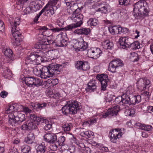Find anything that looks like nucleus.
Instances as JSON below:
<instances>
[{
  "mask_svg": "<svg viewBox=\"0 0 153 153\" xmlns=\"http://www.w3.org/2000/svg\"><path fill=\"white\" fill-rule=\"evenodd\" d=\"M77 7V4H74L73 5L68 6L67 7V10L69 11V12H73L71 17V19L75 23L72 24L68 25L63 28L65 30H72L73 29L75 28L80 27L82 24V20L83 19V15L79 13L81 9L83 7L79 8Z\"/></svg>",
  "mask_w": 153,
  "mask_h": 153,
  "instance_id": "1",
  "label": "nucleus"
},
{
  "mask_svg": "<svg viewBox=\"0 0 153 153\" xmlns=\"http://www.w3.org/2000/svg\"><path fill=\"white\" fill-rule=\"evenodd\" d=\"M146 0H140L134 5L133 14L135 18L140 19L148 15L149 7Z\"/></svg>",
  "mask_w": 153,
  "mask_h": 153,
  "instance_id": "2",
  "label": "nucleus"
},
{
  "mask_svg": "<svg viewBox=\"0 0 153 153\" xmlns=\"http://www.w3.org/2000/svg\"><path fill=\"white\" fill-rule=\"evenodd\" d=\"M20 23V19L19 17L15 18L13 22H10L13 39L12 42L15 47L20 45V39L21 38V33L19 31V27Z\"/></svg>",
  "mask_w": 153,
  "mask_h": 153,
  "instance_id": "3",
  "label": "nucleus"
},
{
  "mask_svg": "<svg viewBox=\"0 0 153 153\" xmlns=\"http://www.w3.org/2000/svg\"><path fill=\"white\" fill-rule=\"evenodd\" d=\"M30 122H28L21 127V129L24 131H30L36 128L37 126L36 124L43 123L45 120L42 117H37L36 115L33 114L30 115Z\"/></svg>",
  "mask_w": 153,
  "mask_h": 153,
  "instance_id": "4",
  "label": "nucleus"
},
{
  "mask_svg": "<svg viewBox=\"0 0 153 153\" xmlns=\"http://www.w3.org/2000/svg\"><path fill=\"white\" fill-rule=\"evenodd\" d=\"M80 104L76 100L69 101L62 108V113L64 115L69 114H76L80 108Z\"/></svg>",
  "mask_w": 153,
  "mask_h": 153,
  "instance_id": "5",
  "label": "nucleus"
},
{
  "mask_svg": "<svg viewBox=\"0 0 153 153\" xmlns=\"http://www.w3.org/2000/svg\"><path fill=\"white\" fill-rule=\"evenodd\" d=\"M9 125L12 126L13 128L16 126L17 123H20L25 119V115L20 112H14L10 114L8 116Z\"/></svg>",
  "mask_w": 153,
  "mask_h": 153,
  "instance_id": "6",
  "label": "nucleus"
},
{
  "mask_svg": "<svg viewBox=\"0 0 153 153\" xmlns=\"http://www.w3.org/2000/svg\"><path fill=\"white\" fill-rule=\"evenodd\" d=\"M130 39H131L128 37H120L119 40V48L123 49L131 48L135 50L140 48V43L138 41L132 42L130 41Z\"/></svg>",
  "mask_w": 153,
  "mask_h": 153,
  "instance_id": "7",
  "label": "nucleus"
},
{
  "mask_svg": "<svg viewBox=\"0 0 153 153\" xmlns=\"http://www.w3.org/2000/svg\"><path fill=\"white\" fill-rule=\"evenodd\" d=\"M55 65L53 64H50L48 67H43L42 68V73L40 77L42 79H46L50 77H52L53 75L57 74L58 70L55 68Z\"/></svg>",
  "mask_w": 153,
  "mask_h": 153,
  "instance_id": "8",
  "label": "nucleus"
},
{
  "mask_svg": "<svg viewBox=\"0 0 153 153\" xmlns=\"http://www.w3.org/2000/svg\"><path fill=\"white\" fill-rule=\"evenodd\" d=\"M43 59L42 57L38 55L36 52L31 53L26 58V61L30 64L34 65L40 64L42 62Z\"/></svg>",
  "mask_w": 153,
  "mask_h": 153,
  "instance_id": "9",
  "label": "nucleus"
},
{
  "mask_svg": "<svg viewBox=\"0 0 153 153\" xmlns=\"http://www.w3.org/2000/svg\"><path fill=\"white\" fill-rule=\"evenodd\" d=\"M124 65L123 61L121 60L117 59L112 60L109 63L108 70L112 73H115L117 69Z\"/></svg>",
  "mask_w": 153,
  "mask_h": 153,
  "instance_id": "10",
  "label": "nucleus"
},
{
  "mask_svg": "<svg viewBox=\"0 0 153 153\" xmlns=\"http://www.w3.org/2000/svg\"><path fill=\"white\" fill-rule=\"evenodd\" d=\"M123 135L120 129L118 128L112 129L109 132L110 141L113 143H116L117 139L120 138Z\"/></svg>",
  "mask_w": 153,
  "mask_h": 153,
  "instance_id": "11",
  "label": "nucleus"
},
{
  "mask_svg": "<svg viewBox=\"0 0 153 153\" xmlns=\"http://www.w3.org/2000/svg\"><path fill=\"white\" fill-rule=\"evenodd\" d=\"M138 89L140 91H144L146 89V86L150 87L151 85V82L146 78H140L137 82Z\"/></svg>",
  "mask_w": 153,
  "mask_h": 153,
  "instance_id": "12",
  "label": "nucleus"
},
{
  "mask_svg": "<svg viewBox=\"0 0 153 153\" xmlns=\"http://www.w3.org/2000/svg\"><path fill=\"white\" fill-rule=\"evenodd\" d=\"M39 30V33L36 36V39H38L39 40H40L39 39V38L41 39L44 36H46L48 37L47 40V41L48 39H49L50 40H52V39H50L51 38H53L52 36L50 33L49 31L47 29V27L45 26L41 27H40Z\"/></svg>",
  "mask_w": 153,
  "mask_h": 153,
  "instance_id": "13",
  "label": "nucleus"
},
{
  "mask_svg": "<svg viewBox=\"0 0 153 153\" xmlns=\"http://www.w3.org/2000/svg\"><path fill=\"white\" fill-rule=\"evenodd\" d=\"M96 79L101 82V90L105 91L107 86L108 81V76L106 74H99L97 75Z\"/></svg>",
  "mask_w": 153,
  "mask_h": 153,
  "instance_id": "14",
  "label": "nucleus"
},
{
  "mask_svg": "<svg viewBox=\"0 0 153 153\" xmlns=\"http://www.w3.org/2000/svg\"><path fill=\"white\" fill-rule=\"evenodd\" d=\"M43 140L50 144L55 143L57 140V137L55 134L47 133L44 135Z\"/></svg>",
  "mask_w": 153,
  "mask_h": 153,
  "instance_id": "15",
  "label": "nucleus"
},
{
  "mask_svg": "<svg viewBox=\"0 0 153 153\" xmlns=\"http://www.w3.org/2000/svg\"><path fill=\"white\" fill-rule=\"evenodd\" d=\"M120 107L118 105H114L112 106L107 110L106 113L103 114L102 117L103 118H105L108 116H112L115 114L117 115L120 110Z\"/></svg>",
  "mask_w": 153,
  "mask_h": 153,
  "instance_id": "16",
  "label": "nucleus"
},
{
  "mask_svg": "<svg viewBox=\"0 0 153 153\" xmlns=\"http://www.w3.org/2000/svg\"><path fill=\"white\" fill-rule=\"evenodd\" d=\"M54 42V41L49 39H48L47 41L41 40L39 42L36 43L33 47L35 49H43L45 48L44 46L45 45H48Z\"/></svg>",
  "mask_w": 153,
  "mask_h": 153,
  "instance_id": "17",
  "label": "nucleus"
},
{
  "mask_svg": "<svg viewBox=\"0 0 153 153\" xmlns=\"http://www.w3.org/2000/svg\"><path fill=\"white\" fill-rule=\"evenodd\" d=\"M74 46L75 50L76 51H79L86 50L88 48V45L82 39L81 42L77 41Z\"/></svg>",
  "mask_w": 153,
  "mask_h": 153,
  "instance_id": "18",
  "label": "nucleus"
},
{
  "mask_svg": "<svg viewBox=\"0 0 153 153\" xmlns=\"http://www.w3.org/2000/svg\"><path fill=\"white\" fill-rule=\"evenodd\" d=\"M102 53L101 50L98 48H91L88 51V54L92 58L96 59L99 58Z\"/></svg>",
  "mask_w": 153,
  "mask_h": 153,
  "instance_id": "19",
  "label": "nucleus"
},
{
  "mask_svg": "<svg viewBox=\"0 0 153 153\" xmlns=\"http://www.w3.org/2000/svg\"><path fill=\"white\" fill-rule=\"evenodd\" d=\"M59 52L56 50H54L48 51L45 53V58L48 60H52L57 58L59 57Z\"/></svg>",
  "mask_w": 153,
  "mask_h": 153,
  "instance_id": "20",
  "label": "nucleus"
},
{
  "mask_svg": "<svg viewBox=\"0 0 153 153\" xmlns=\"http://www.w3.org/2000/svg\"><path fill=\"white\" fill-rule=\"evenodd\" d=\"M98 118L94 116L89 118L88 120L85 121L83 123V126L84 127H89L97 123L98 121Z\"/></svg>",
  "mask_w": 153,
  "mask_h": 153,
  "instance_id": "21",
  "label": "nucleus"
},
{
  "mask_svg": "<svg viewBox=\"0 0 153 153\" xmlns=\"http://www.w3.org/2000/svg\"><path fill=\"white\" fill-rule=\"evenodd\" d=\"M91 32V30L90 28L82 27L80 29L75 30L74 31V33L75 34L78 35H88L90 34Z\"/></svg>",
  "mask_w": 153,
  "mask_h": 153,
  "instance_id": "22",
  "label": "nucleus"
},
{
  "mask_svg": "<svg viewBox=\"0 0 153 153\" xmlns=\"http://www.w3.org/2000/svg\"><path fill=\"white\" fill-rule=\"evenodd\" d=\"M135 125L139 129L148 131H151L153 129L152 126L150 125L142 124L139 122L136 123Z\"/></svg>",
  "mask_w": 153,
  "mask_h": 153,
  "instance_id": "23",
  "label": "nucleus"
},
{
  "mask_svg": "<svg viewBox=\"0 0 153 153\" xmlns=\"http://www.w3.org/2000/svg\"><path fill=\"white\" fill-rule=\"evenodd\" d=\"M35 141V137L33 134L32 132H29L27 135V137H25L24 141L28 144H33Z\"/></svg>",
  "mask_w": 153,
  "mask_h": 153,
  "instance_id": "24",
  "label": "nucleus"
},
{
  "mask_svg": "<svg viewBox=\"0 0 153 153\" xmlns=\"http://www.w3.org/2000/svg\"><path fill=\"white\" fill-rule=\"evenodd\" d=\"M130 105H135L141 101V96L140 95H137L130 97Z\"/></svg>",
  "mask_w": 153,
  "mask_h": 153,
  "instance_id": "25",
  "label": "nucleus"
},
{
  "mask_svg": "<svg viewBox=\"0 0 153 153\" xmlns=\"http://www.w3.org/2000/svg\"><path fill=\"white\" fill-rule=\"evenodd\" d=\"M121 98L120 102H121L124 104H128L130 105V97L126 94H123V95L120 97Z\"/></svg>",
  "mask_w": 153,
  "mask_h": 153,
  "instance_id": "26",
  "label": "nucleus"
},
{
  "mask_svg": "<svg viewBox=\"0 0 153 153\" xmlns=\"http://www.w3.org/2000/svg\"><path fill=\"white\" fill-rule=\"evenodd\" d=\"M96 88V86L95 85V81L94 80H92L88 83V86L86 88V90L87 92H91L93 91Z\"/></svg>",
  "mask_w": 153,
  "mask_h": 153,
  "instance_id": "27",
  "label": "nucleus"
},
{
  "mask_svg": "<svg viewBox=\"0 0 153 153\" xmlns=\"http://www.w3.org/2000/svg\"><path fill=\"white\" fill-rule=\"evenodd\" d=\"M46 12L45 13L46 15H48L50 17L52 15L55 13V11L56 10L53 7H51L46 4Z\"/></svg>",
  "mask_w": 153,
  "mask_h": 153,
  "instance_id": "28",
  "label": "nucleus"
},
{
  "mask_svg": "<svg viewBox=\"0 0 153 153\" xmlns=\"http://www.w3.org/2000/svg\"><path fill=\"white\" fill-rule=\"evenodd\" d=\"M113 45V43L112 42H110L109 40H105L102 43L103 47L106 50L112 49Z\"/></svg>",
  "mask_w": 153,
  "mask_h": 153,
  "instance_id": "29",
  "label": "nucleus"
},
{
  "mask_svg": "<svg viewBox=\"0 0 153 153\" xmlns=\"http://www.w3.org/2000/svg\"><path fill=\"white\" fill-rule=\"evenodd\" d=\"M43 68V67L41 65L35 67L33 70L34 74L36 76L40 77L42 73Z\"/></svg>",
  "mask_w": 153,
  "mask_h": 153,
  "instance_id": "30",
  "label": "nucleus"
},
{
  "mask_svg": "<svg viewBox=\"0 0 153 153\" xmlns=\"http://www.w3.org/2000/svg\"><path fill=\"white\" fill-rule=\"evenodd\" d=\"M34 77H25V84L30 87H32L33 85V82Z\"/></svg>",
  "mask_w": 153,
  "mask_h": 153,
  "instance_id": "31",
  "label": "nucleus"
},
{
  "mask_svg": "<svg viewBox=\"0 0 153 153\" xmlns=\"http://www.w3.org/2000/svg\"><path fill=\"white\" fill-rule=\"evenodd\" d=\"M119 27L116 26H111L108 27L110 33L112 34L119 33Z\"/></svg>",
  "mask_w": 153,
  "mask_h": 153,
  "instance_id": "32",
  "label": "nucleus"
},
{
  "mask_svg": "<svg viewBox=\"0 0 153 153\" xmlns=\"http://www.w3.org/2000/svg\"><path fill=\"white\" fill-rule=\"evenodd\" d=\"M36 150L37 153H44L46 150V147L44 143H41L37 147Z\"/></svg>",
  "mask_w": 153,
  "mask_h": 153,
  "instance_id": "33",
  "label": "nucleus"
},
{
  "mask_svg": "<svg viewBox=\"0 0 153 153\" xmlns=\"http://www.w3.org/2000/svg\"><path fill=\"white\" fill-rule=\"evenodd\" d=\"M17 109L16 108H15L14 105H10L9 106L7 109L5 111V113L6 114L7 113L9 114H10L14 113V112H17Z\"/></svg>",
  "mask_w": 153,
  "mask_h": 153,
  "instance_id": "34",
  "label": "nucleus"
},
{
  "mask_svg": "<svg viewBox=\"0 0 153 153\" xmlns=\"http://www.w3.org/2000/svg\"><path fill=\"white\" fill-rule=\"evenodd\" d=\"M58 1L59 0H50L47 4L53 7L56 8V10H57L59 7L58 5H56Z\"/></svg>",
  "mask_w": 153,
  "mask_h": 153,
  "instance_id": "35",
  "label": "nucleus"
},
{
  "mask_svg": "<svg viewBox=\"0 0 153 153\" xmlns=\"http://www.w3.org/2000/svg\"><path fill=\"white\" fill-rule=\"evenodd\" d=\"M29 7L33 13L36 12L38 10V6L34 1L30 3Z\"/></svg>",
  "mask_w": 153,
  "mask_h": 153,
  "instance_id": "36",
  "label": "nucleus"
},
{
  "mask_svg": "<svg viewBox=\"0 0 153 153\" xmlns=\"http://www.w3.org/2000/svg\"><path fill=\"white\" fill-rule=\"evenodd\" d=\"M3 52L4 55L8 57H11L13 53L12 51L8 48L4 49Z\"/></svg>",
  "mask_w": 153,
  "mask_h": 153,
  "instance_id": "37",
  "label": "nucleus"
},
{
  "mask_svg": "<svg viewBox=\"0 0 153 153\" xmlns=\"http://www.w3.org/2000/svg\"><path fill=\"white\" fill-rule=\"evenodd\" d=\"M31 147L28 145H25L22 147V151L23 153H31Z\"/></svg>",
  "mask_w": 153,
  "mask_h": 153,
  "instance_id": "38",
  "label": "nucleus"
},
{
  "mask_svg": "<svg viewBox=\"0 0 153 153\" xmlns=\"http://www.w3.org/2000/svg\"><path fill=\"white\" fill-rule=\"evenodd\" d=\"M88 22L90 24L91 26H96L99 23L97 19L93 18L90 19Z\"/></svg>",
  "mask_w": 153,
  "mask_h": 153,
  "instance_id": "39",
  "label": "nucleus"
},
{
  "mask_svg": "<svg viewBox=\"0 0 153 153\" xmlns=\"http://www.w3.org/2000/svg\"><path fill=\"white\" fill-rule=\"evenodd\" d=\"M47 104L46 103H42L41 104L38 103L35 104L33 107L34 109H39L41 110L46 107Z\"/></svg>",
  "mask_w": 153,
  "mask_h": 153,
  "instance_id": "40",
  "label": "nucleus"
},
{
  "mask_svg": "<svg viewBox=\"0 0 153 153\" xmlns=\"http://www.w3.org/2000/svg\"><path fill=\"white\" fill-rule=\"evenodd\" d=\"M33 82V85L36 87H39L42 85V82L41 80L38 78L34 77Z\"/></svg>",
  "mask_w": 153,
  "mask_h": 153,
  "instance_id": "41",
  "label": "nucleus"
},
{
  "mask_svg": "<svg viewBox=\"0 0 153 153\" xmlns=\"http://www.w3.org/2000/svg\"><path fill=\"white\" fill-rule=\"evenodd\" d=\"M131 58L134 62H136L138 61L139 57L137 53L133 52L131 53Z\"/></svg>",
  "mask_w": 153,
  "mask_h": 153,
  "instance_id": "42",
  "label": "nucleus"
},
{
  "mask_svg": "<svg viewBox=\"0 0 153 153\" xmlns=\"http://www.w3.org/2000/svg\"><path fill=\"white\" fill-rule=\"evenodd\" d=\"M65 140V137L63 136H61L58 138V140H57L56 143H57L58 146H61L63 145Z\"/></svg>",
  "mask_w": 153,
  "mask_h": 153,
  "instance_id": "43",
  "label": "nucleus"
},
{
  "mask_svg": "<svg viewBox=\"0 0 153 153\" xmlns=\"http://www.w3.org/2000/svg\"><path fill=\"white\" fill-rule=\"evenodd\" d=\"M106 100V102H110L113 100V98L115 97L114 95L110 94L109 92L107 93V95L105 96Z\"/></svg>",
  "mask_w": 153,
  "mask_h": 153,
  "instance_id": "44",
  "label": "nucleus"
},
{
  "mask_svg": "<svg viewBox=\"0 0 153 153\" xmlns=\"http://www.w3.org/2000/svg\"><path fill=\"white\" fill-rule=\"evenodd\" d=\"M72 126V124L71 123H67L62 126V128L65 131H68L70 130Z\"/></svg>",
  "mask_w": 153,
  "mask_h": 153,
  "instance_id": "45",
  "label": "nucleus"
},
{
  "mask_svg": "<svg viewBox=\"0 0 153 153\" xmlns=\"http://www.w3.org/2000/svg\"><path fill=\"white\" fill-rule=\"evenodd\" d=\"M83 64V62L81 61H78L76 62L75 64L76 68L78 70H81Z\"/></svg>",
  "mask_w": 153,
  "mask_h": 153,
  "instance_id": "46",
  "label": "nucleus"
},
{
  "mask_svg": "<svg viewBox=\"0 0 153 153\" xmlns=\"http://www.w3.org/2000/svg\"><path fill=\"white\" fill-rule=\"evenodd\" d=\"M49 84H51V85H55L58 83V79H48V81Z\"/></svg>",
  "mask_w": 153,
  "mask_h": 153,
  "instance_id": "47",
  "label": "nucleus"
},
{
  "mask_svg": "<svg viewBox=\"0 0 153 153\" xmlns=\"http://www.w3.org/2000/svg\"><path fill=\"white\" fill-rule=\"evenodd\" d=\"M75 148L74 147H70L68 149H65L62 151V153H74Z\"/></svg>",
  "mask_w": 153,
  "mask_h": 153,
  "instance_id": "48",
  "label": "nucleus"
},
{
  "mask_svg": "<svg viewBox=\"0 0 153 153\" xmlns=\"http://www.w3.org/2000/svg\"><path fill=\"white\" fill-rule=\"evenodd\" d=\"M19 108L23 109V110L26 114L30 113L31 111V110H30L27 107H24L22 105H19Z\"/></svg>",
  "mask_w": 153,
  "mask_h": 153,
  "instance_id": "49",
  "label": "nucleus"
},
{
  "mask_svg": "<svg viewBox=\"0 0 153 153\" xmlns=\"http://www.w3.org/2000/svg\"><path fill=\"white\" fill-rule=\"evenodd\" d=\"M83 66H82V70L85 71L88 70L90 68V66L88 62H83Z\"/></svg>",
  "mask_w": 153,
  "mask_h": 153,
  "instance_id": "50",
  "label": "nucleus"
},
{
  "mask_svg": "<svg viewBox=\"0 0 153 153\" xmlns=\"http://www.w3.org/2000/svg\"><path fill=\"white\" fill-rule=\"evenodd\" d=\"M129 32V30L128 28L121 27H119V33H126Z\"/></svg>",
  "mask_w": 153,
  "mask_h": 153,
  "instance_id": "51",
  "label": "nucleus"
},
{
  "mask_svg": "<svg viewBox=\"0 0 153 153\" xmlns=\"http://www.w3.org/2000/svg\"><path fill=\"white\" fill-rule=\"evenodd\" d=\"M109 7V6L108 5L105 4L103 6V7L101 9V10H100V12L105 14L107 13L108 12V10Z\"/></svg>",
  "mask_w": 153,
  "mask_h": 153,
  "instance_id": "52",
  "label": "nucleus"
},
{
  "mask_svg": "<svg viewBox=\"0 0 153 153\" xmlns=\"http://www.w3.org/2000/svg\"><path fill=\"white\" fill-rule=\"evenodd\" d=\"M119 2L120 5H127L129 3V0H119Z\"/></svg>",
  "mask_w": 153,
  "mask_h": 153,
  "instance_id": "53",
  "label": "nucleus"
},
{
  "mask_svg": "<svg viewBox=\"0 0 153 153\" xmlns=\"http://www.w3.org/2000/svg\"><path fill=\"white\" fill-rule=\"evenodd\" d=\"M4 73V76L6 78H9V77L11 76L12 74V72L8 69H7L6 71H5Z\"/></svg>",
  "mask_w": 153,
  "mask_h": 153,
  "instance_id": "54",
  "label": "nucleus"
},
{
  "mask_svg": "<svg viewBox=\"0 0 153 153\" xmlns=\"http://www.w3.org/2000/svg\"><path fill=\"white\" fill-rule=\"evenodd\" d=\"M85 135L88 138H90L94 135V133L90 131H85Z\"/></svg>",
  "mask_w": 153,
  "mask_h": 153,
  "instance_id": "55",
  "label": "nucleus"
},
{
  "mask_svg": "<svg viewBox=\"0 0 153 153\" xmlns=\"http://www.w3.org/2000/svg\"><path fill=\"white\" fill-rule=\"evenodd\" d=\"M52 126L51 123L48 122L45 123V126L44 127L45 129L46 130H50Z\"/></svg>",
  "mask_w": 153,
  "mask_h": 153,
  "instance_id": "56",
  "label": "nucleus"
},
{
  "mask_svg": "<svg viewBox=\"0 0 153 153\" xmlns=\"http://www.w3.org/2000/svg\"><path fill=\"white\" fill-rule=\"evenodd\" d=\"M5 29V26L3 22L0 20V31L3 32L4 31Z\"/></svg>",
  "mask_w": 153,
  "mask_h": 153,
  "instance_id": "57",
  "label": "nucleus"
},
{
  "mask_svg": "<svg viewBox=\"0 0 153 153\" xmlns=\"http://www.w3.org/2000/svg\"><path fill=\"white\" fill-rule=\"evenodd\" d=\"M51 144L50 146V148L51 150L53 151L56 150L58 148L57 146L55 143Z\"/></svg>",
  "mask_w": 153,
  "mask_h": 153,
  "instance_id": "58",
  "label": "nucleus"
},
{
  "mask_svg": "<svg viewBox=\"0 0 153 153\" xmlns=\"http://www.w3.org/2000/svg\"><path fill=\"white\" fill-rule=\"evenodd\" d=\"M142 96L149 98L151 94L147 91H144L141 94Z\"/></svg>",
  "mask_w": 153,
  "mask_h": 153,
  "instance_id": "59",
  "label": "nucleus"
},
{
  "mask_svg": "<svg viewBox=\"0 0 153 153\" xmlns=\"http://www.w3.org/2000/svg\"><path fill=\"white\" fill-rule=\"evenodd\" d=\"M23 12L24 13V14H27L33 13L29 7H27L24 10Z\"/></svg>",
  "mask_w": 153,
  "mask_h": 153,
  "instance_id": "60",
  "label": "nucleus"
},
{
  "mask_svg": "<svg viewBox=\"0 0 153 153\" xmlns=\"http://www.w3.org/2000/svg\"><path fill=\"white\" fill-rule=\"evenodd\" d=\"M102 3H98L96 4V6L98 8L97 10V11H100V10H101V9L103 7V6L105 5Z\"/></svg>",
  "mask_w": 153,
  "mask_h": 153,
  "instance_id": "61",
  "label": "nucleus"
},
{
  "mask_svg": "<svg viewBox=\"0 0 153 153\" xmlns=\"http://www.w3.org/2000/svg\"><path fill=\"white\" fill-rule=\"evenodd\" d=\"M54 41V42L51 44L54 45L55 44V45L57 47H62V43L61 42V41L60 40L59 42H58L56 43L55 42V41L54 40H53Z\"/></svg>",
  "mask_w": 153,
  "mask_h": 153,
  "instance_id": "62",
  "label": "nucleus"
},
{
  "mask_svg": "<svg viewBox=\"0 0 153 153\" xmlns=\"http://www.w3.org/2000/svg\"><path fill=\"white\" fill-rule=\"evenodd\" d=\"M8 93L7 92L5 91H2L0 94V96L3 98H5L8 95Z\"/></svg>",
  "mask_w": 153,
  "mask_h": 153,
  "instance_id": "63",
  "label": "nucleus"
},
{
  "mask_svg": "<svg viewBox=\"0 0 153 153\" xmlns=\"http://www.w3.org/2000/svg\"><path fill=\"white\" fill-rule=\"evenodd\" d=\"M28 0H18V5L19 4V5H20L21 7L22 8L23 4Z\"/></svg>",
  "mask_w": 153,
  "mask_h": 153,
  "instance_id": "64",
  "label": "nucleus"
}]
</instances>
